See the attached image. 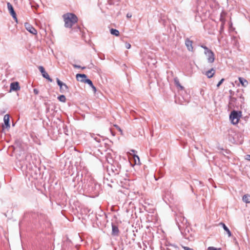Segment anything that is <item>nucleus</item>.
Here are the masks:
<instances>
[{
    "mask_svg": "<svg viewBox=\"0 0 250 250\" xmlns=\"http://www.w3.org/2000/svg\"><path fill=\"white\" fill-rule=\"evenodd\" d=\"M63 18L64 21V26L66 28H71L78 21L77 16L72 13H67L64 14Z\"/></svg>",
    "mask_w": 250,
    "mask_h": 250,
    "instance_id": "f257e3e1",
    "label": "nucleus"
},
{
    "mask_svg": "<svg viewBox=\"0 0 250 250\" xmlns=\"http://www.w3.org/2000/svg\"><path fill=\"white\" fill-rule=\"evenodd\" d=\"M241 112L239 113L235 110L231 112L229 115V119L233 125H235L238 123L239 117H240Z\"/></svg>",
    "mask_w": 250,
    "mask_h": 250,
    "instance_id": "f03ea898",
    "label": "nucleus"
},
{
    "mask_svg": "<svg viewBox=\"0 0 250 250\" xmlns=\"http://www.w3.org/2000/svg\"><path fill=\"white\" fill-rule=\"evenodd\" d=\"M205 54L207 57V59L208 62L212 63L214 61V55L211 50L205 51Z\"/></svg>",
    "mask_w": 250,
    "mask_h": 250,
    "instance_id": "7ed1b4c3",
    "label": "nucleus"
},
{
    "mask_svg": "<svg viewBox=\"0 0 250 250\" xmlns=\"http://www.w3.org/2000/svg\"><path fill=\"white\" fill-rule=\"evenodd\" d=\"M57 82L60 86L61 92H64L68 90V86L66 85V84L61 82L58 78H57Z\"/></svg>",
    "mask_w": 250,
    "mask_h": 250,
    "instance_id": "20e7f679",
    "label": "nucleus"
},
{
    "mask_svg": "<svg viewBox=\"0 0 250 250\" xmlns=\"http://www.w3.org/2000/svg\"><path fill=\"white\" fill-rule=\"evenodd\" d=\"M40 71L41 72L42 74V76L43 78L46 79L47 80H48L49 82H52V79L51 78H50L49 75L48 74V73L45 71L44 68L43 66H40L39 67H38Z\"/></svg>",
    "mask_w": 250,
    "mask_h": 250,
    "instance_id": "39448f33",
    "label": "nucleus"
},
{
    "mask_svg": "<svg viewBox=\"0 0 250 250\" xmlns=\"http://www.w3.org/2000/svg\"><path fill=\"white\" fill-rule=\"evenodd\" d=\"M7 8L8 10L11 14V15L12 16L13 19L16 21V22H17V18L16 17V14L14 10V8L12 6V5L9 3L7 2Z\"/></svg>",
    "mask_w": 250,
    "mask_h": 250,
    "instance_id": "423d86ee",
    "label": "nucleus"
},
{
    "mask_svg": "<svg viewBox=\"0 0 250 250\" xmlns=\"http://www.w3.org/2000/svg\"><path fill=\"white\" fill-rule=\"evenodd\" d=\"M24 26L26 29L30 33L36 35L37 33V31L35 29L31 24L26 22L24 23Z\"/></svg>",
    "mask_w": 250,
    "mask_h": 250,
    "instance_id": "0eeeda50",
    "label": "nucleus"
},
{
    "mask_svg": "<svg viewBox=\"0 0 250 250\" xmlns=\"http://www.w3.org/2000/svg\"><path fill=\"white\" fill-rule=\"evenodd\" d=\"M77 81L84 83L85 80H87V76L84 74H77L76 76Z\"/></svg>",
    "mask_w": 250,
    "mask_h": 250,
    "instance_id": "6e6552de",
    "label": "nucleus"
},
{
    "mask_svg": "<svg viewBox=\"0 0 250 250\" xmlns=\"http://www.w3.org/2000/svg\"><path fill=\"white\" fill-rule=\"evenodd\" d=\"M3 121L4 122V125H2L3 128L5 127L7 128H9V115L8 114H6L4 115L3 118Z\"/></svg>",
    "mask_w": 250,
    "mask_h": 250,
    "instance_id": "1a4fd4ad",
    "label": "nucleus"
},
{
    "mask_svg": "<svg viewBox=\"0 0 250 250\" xmlns=\"http://www.w3.org/2000/svg\"><path fill=\"white\" fill-rule=\"evenodd\" d=\"M186 45L189 51H193L192 42L187 39L185 42Z\"/></svg>",
    "mask_w": 250,
    "mask_h": 250,
    "instance_id": "9d476101",
    "label": "nucleus"
},
{
    "mask_svg": "<svg viewBox=\"0 0 250 250\" xmlns=\"http://www.w3.org/2000/svg\"><path fill=\"white\" fill-rule=\"evenodd\" d=\"M238 80L241 85L244 87H246L248 85V82L244 78L239 77Z\"/></svg>",
    "mask_w": 250,
    "mask_h": 250,
    "instance_id": "9b49d317",
    "label": "nucleus"
},
{
    "mask_svg": "<svg viewBox=\"0 0 250 250\" xmlns=\"http://www.w3.org/2000/svg\"><path fill=\"white\" fill-rule=\"evenodd\" d=\"M20 89V87L19 86V84L17 82L16 83H12L10 85V89L12 90L16 91Z\"/></svg>",
    "mask_w": 250,
    "mask_h": 250,
    "instance_id": "f8f14e48",
    "label": "nucleus"
},
{
    "mask_svg": "<svg viewBox=\"0 0 250 250\" xmlns=\"http://www.w3.org/2000/svg\"><path fill=\"white\" fill-rule=\"evenodd\" d=\"M215 73V70L213 68L207 71L206 73V75L208 78H210L213 77Z\"/></svg>",
    "mask_w": 250,
    "mask_h": 250,
    "instance_id": "ddd939ff",
    "label": "nucleus"
},
{
    "mask_svg": "<svg viewBox=\"0 0 250 250\" xmlns=\"http://www.w3.org/2000/svg\"><path fill=\"white\" fill-rule=\"evenodd\" d=\"M220 225H221L224 229L227 232V234H228L229 237H230L231 236V233L229 228L225 225L224 223H221L220 224Z\"/></svg>",
    "mask_w": 250,
    "mask_h": 250,
    "instance_id": "4468645a",
    "label": "nucleus"
},
{
    "mask_svg": "<svg viewBox=\"0 0 250 250\" xmlns=\"http://www.w3.org/2000/svg\"><path fill=\"white\" fill-rule=\"evenodd\" d=\"M242 200L246 203H250V195L245 194L243 196Z\"/></svg>",
    "mask_w": 250,
    "mask_h": 250,
    "instance_id": "2eb2a0df",
    "label": "nucleus"
},
{
    "mask_svg": "<svg viewBox=\"0 0 250 250\" xmlns=\"http://www.w3.org/2000/svg\"><path fill=\"white\" fill-rule=\"evenodd\" d=\"M174 82L177 87H179L181 89H184V87L180 84L179 79L177 78H175L174 79Z\"/></svg>",
    "mask_w": 250,
    "mask_h": 250,
    "instance_id": "dca6fc26",
    "label": "nucleus"
},
{
    "mask_svg": "<svg viewBox=\"0 0 250 250\" xmlns=\"http://www.w3.org/2000/svg\"><path fill=\"white\" fill-rule=\"evenodd\" d=\"M110 31V33L112 35H115L116 36H118L119 35V31L117 29L112 28Z\"/></svg>",
    "mask_w": 250,
    "mask_h": 250,
    "instance_id": "f3484780",
    "label": "nucleus"
},
{
    "mask_svg": "<svg viewBox=\"0 0 250 250\" xmlns=\"http://www.w3.org/2000/svg\"><path fill=\"white\" fill-rule=\"evenodd\" d=\"M112 233L114 235H117L118 233V232H119V229H118V228L116 226H115V225H112Z\"/></svg>",
    "mask_w": 250,
    "mask_h": 250,
    "instance_id": "a211bd4d",
    "label": "nucleus"
},
{
    "mask_svg": "<svg viewBox=\"0 0 250 250\" xmlns=\"http://www.w3.org/2000/svg\"><path fill=\"white\" fill-rule=\"evenodd\" d=\"M58 99L60 101L62 102H65L66 101V98L63 95H60V96H59L58 97Z\"/></svg>",
    "mask_w": 250,
    "mask_h": 250,
    "instance_id": "6ab92c4d",
    "label": "nucleus"
},
{
    "mask_svg": "<svg viewBox=\"0 0 250 250\" xmlns=\"http://www.w3.org/2000/svg\"><path fill=\"white\" fill-rule=\"evenodd\" d=\"M134 161H135V163L136 164H139L140 159H139V157H138V156L135 155L134 156Z\"/></svg>",
    "mask_w": 250,
    "mask_h": 250,
    "instance_id": "aec40b11",
    "label": "nucleus"
},
{
    "mask_svg": "<svg viewBox=\"0 0 250 250\" xmlns=\"http://www.w3.org/2000/svg\"><path fill=\"white\" fill-rule=\"evenodd\" d=\"M84 83H87L91 87L93 85L92 82L90 80L87 79V80H85Z\"/></svg>",
    "mask_w": 250,
    "mask_h": 250,
    "instance_id": "412c9836",
    "label": "nucleus"
},
{
    "mask_svg": "<svg viewBox=\"0 0 250 250\" xmlns=\"http://www.w3.org/2000/svg\"><path fill=\"white\" fill-rule=\"evenodd\" d=\"M221 248H216L213 247H209L208 248V250H221Z\"/></svg>",
    "mask_w": 250,
    "mask_h": 250,
    "instance_id": "4be33fe9",
    "label": "nucleus"
},
{
    "mask_svg": "<svg viewBox=\"0 0 250 250\" xmlns=\"http://www.w3.org/2000/svg\"><path fill=\"white\" fill-rule=\"evenodd\" d=\"M73 67L74 68H81V66L80 65H77V64H73ZM82 68L83 69H84L85 68V67H82Z\"/></svg>",
    "mask_w": 250,
    "mask_h": 250,
    "instance_id": "5701e85b",
    "label": "nucleus"
},
{
    "mask_svg": "<svg viewBox=\"0 0 250 250\" xmlns=\"http://www.w3.org/2000/svg\"><path fill=\"white\" fill-rule=\"evenodd\" d=\"M125 47L127 49H129L131 47V44L129 43L125 42Z\"/></svg>",
    "mask_w": 250,
    "mask_h": 250,
    "instance_id": "b1692460",
    "label": "nucleus"
},
{
    "mask_svg": "<svg viewBox=\"0 0 250 250\" xmlns=\"http://www.w3.org/2000/svg\"><path fill=\"white\" fill-rule=\"evenodd\" d=\"M224 79H222L219 82V83H218V84H217V86L218 87L220 86V85L223 83V82H224Z\"/></svg>",
    "mask_w": 250,
    "mask_h": 250,
    "instance_id": "393cba45",
    "label": "nucleus"
},
{
    "mask_svg": "<svg viewBox=\"0 0 250 250\" xmlns=\"http://www.w3.org/2000/svg\"><path fill=\"white\" fill-rule=\"evenodd\" d=\"M182 248L184 250H194L193 249L186 246H182Z\"/></svg>",
    "mask_w": 250,
    "mask_h": 250,
    "instance_id": "a878e982",
    "label": "nucleus"
},
{
    "mask_svg": "<svg viewBox=\"0 0 250 250\" xmlns=\"http://www.w3.org/2000/svg\"><path fill=\"white\" fill-rule=\"evenodd\" d=\"M114 126L121 133H122V130L117 125H115Z\"/></svg>",
    "mask_w": 250,
    "mask_h": 250,
    "instance_id": "bb28decb",
    "label": "nucleus"
},
{
    "mask_svg": "<svg viewBox=\"0 0 250 250\" xmlns=\"http://www.w3.org/2000/svg\"><path fill=\"white\" fill-rule=\"evenodd\" d=\"M94 140L99 143H100L101 142V139L97 137H95Z\"/></svg>",
    "mask_w": 250,
    "mask_h": 250,
    "instance_id": "cd10ccee",
    "label": "nucleus"
},
{
    "mask_svg": "<svg viewBox=\"0 0 250 250\" xmlns=\"http://www.w3.org/2000/svg\"><path fill=\"white\" fill-rule=\"evenodd\" d=\"M201 47L202 48H203L205 51H209L210 50L207 47H206V46H204V45H201Z\"/></svg>",
    "mask_w": 250,
    "mask_h": 250,
    "instance_id": "c85d7f7f",
    "label": "nucleus"
},
{
    "mask_svg": "<svg viewBox=\"0 0 250 250\" xmlns=\"http://www.w3.org/2000/svg\"><path fill=\"white\" fill-rule=\"evenodd\" d=\"M34 93L36 95H38L39 94V90L37 89H34Z\"/></svg>",
    "mask_w": 250,
    "mask_h": 250,
    "instance_id": "c756f323",
    "label": "nucleus"
},
{
    "mask_svg": "<svg viewBox=\"0 0 250 250\" xmlns=\"http://www.w3.org/2000/svg\"><path fill=\"white\" fill-rule=\"evenodd\" d=\"M91 87L92 88V89L94 92H95L96 91V88L93 84L91 86Z\"/></svg>",
    "mask_w": 250,
    "mask_h": 250,
    "instance_id": "7c9ffc66",
    "label": "nucleus"
},
{
    "mask_svg": "<svg viewBox=\"0 0 250 250\" xmlns=\"http://www.w3.org/2000/svg\"><path fill=\"white\" fill-rule=\"evenodd\" d=\"M132 17V15L130 13H127L126 15V17L128 18H130Z\"/></svg>",
    "mask_w": 250,
    "mask_h": 250,
    "instance_id": "2f4dec72",
    "label": "nucleus"
},
{
    "mask_svg": "<svg viewBox=\"0 0 250 250\" xmlns=\"http://www.w3.org/2000/svg\"><path fill=\"white\" fill-rule=\"evenodd\" d=\"M246 159L247 160H248L250 161V155H247L246 156Z\"/></svg>",
    "mask_w": 250,
    "mask_h": 250,
    "instance_id": "473e14b6",
    "label": "nucleus"
},
{
    "mask_svg": "<svg viewBox=\"0 0 250 250\" xmlns=\"http://www.w3.org/2000/svg\"><path fill=\"white\" fill-rule=\"evenodd\" d=\"M18 150H19V148H18V147H15L14 148L15 152H17L18 151Z\"/></svg>",
    "mask_w": 250,
    "mask_h": 250,
    "instance_id": "72a5a7b5",
    "label": "nucleus"
},
{
    "mask_svg": "<svg viewBox=\"0 0 250 250\" xmlns=\"http://www.w3.org/2000/svg\"><path fill=\"white\" fill-rule=\"evenodd\" d=\"M22 153L24 154V152H23V151H22V152H21V153Z\"/></svg>",
    "mask_w": 250,
    "mask_h": 250,
    "instance_id": "f704fd0d",
    "label": "nucleus"
}]
</instances>
